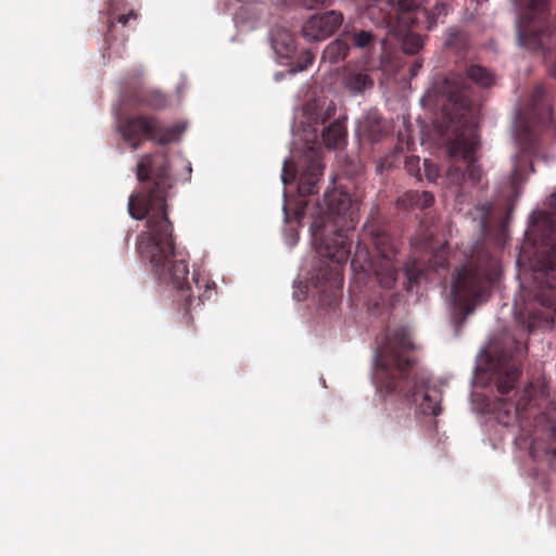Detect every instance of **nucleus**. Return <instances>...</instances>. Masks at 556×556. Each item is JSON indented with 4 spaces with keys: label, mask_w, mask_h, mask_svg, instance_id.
<instances>
[{
    "label": "nucleus",
    "mask_w": 556,
    "mask_h": 556,
    "mask_svg": "<svg viewBox=\"0 0 556 556\" xmlns=\"http://www.w3.org/2000/svg\"><path fill=\"white\" fill-rule=\"evenodd\" d=\"M450 11V4L444 1L437 2L431 10H424L422 13L428 21L427 28L431 29L437 26L438 23H443Z\"/></svg>",
    "instance_id": "25"
},
{
    "label": "nucleus",
    "mask_w": 556,
    "mask_h": 556,
    "mask_svg": "<svg viewBox=\"0 0 556 556\" xmlns=\"http://www.w3.org/2000/svg\"><path fill=\"white\" fill-rule=\"evenodd\" d=\"M421 66H422V63L420 61H418V60L414 61V63L412 64L410 70H409L410 77L417 76Z\"/></svg>",
    "instance_id": "33"
},
{
    "label": "nucleus",
    "mask_w": 556,
    "mask_h": 556,
    "mask_svg": "<svg viewBox=\"0 0 556 556\" xmlns=\"http://www.w3.org/2000/svg\"><path fill=\"white\" fill-rule=\"evenodd\" d=\"M387 301H388V295L382 293V292L379 293V295L377 298L376 296H370L368 299V301H367L368 311L372 315H380L381 312H382V308L387 304Z\"/></svg>",
    "instance_id": "28"
},
{
    "label": "nucleus",
    "mask_w": 556,
    "mask_h": 556,
    "mask_svg": "<svg viewBox=\"0 0 556 556\" xmlns=\"http://www.w3.org/2000/svg\"><path fill=\"white\" fill-rule=\"evenodd\" d=\"M447 266V250L444 245L431 252L427 262L418 258L408 261L403 267L407 280L406 290L410 291L413 285L419 283L421 280H430L431 273L439 274L441 270H446Z\"/></svg>",
    "instance_id": "12"
},
{
    "label": "nucleus",
    "mask_w": 556,
    "mask_h": 556,
    "mask_svg": "<svg viewBox=\"0 0 556 556\" xmlns=\"http://www.w3.org/2000/svg\"><path fill=\"white\" fill-rule=\"evenodd\" d=\"M271 42L274 49L280 56H289L295 50V39L287 31L275 35Z\"/></svg>",
    "instance_id": "24"
},
{
    "label": "nucleus",
    "mask_w": 556,
    "mask_h": 556,
    "mask_svg": "<svg viewBox=\"0 0 556 556\" xmlns=\"http://www.w3.org/2000/svg\"><path fill=\"white\" fill-rule=\"evenodd\" d=\"M399 241L388 227L377 218H370L363 227L361 239L351 261L352 269L359 276L369 277L379 288H394L401 262L397 258Z\"/></svg>",
    "instance_id": "7"
},
{
    "label": "nucleus",
    "mask_w": 556,
    "mask_h": 556,
    "mask_svg": "<svg viewBox=\"0 0 556 556\" xmlns=\"http://www.w3.org/2000/svg\"><path fill=\"white\" fill-rule=\"evenodd\" d=\"M422 38L417 34L407 33L403 36L402 50L406 54H416L422 48Z\"/></svg>",
    "instance_id": "26"
},
{
    "label": "nucleus",
    "mask_w": 556,
    "mask_h": 556,
    "mask_svg": "<svg viewBox=\"0 0 556 556\" xmlns=\"http://www.w3.org/2000/svg\"><path fill=\"white\" fill-rule=\"evenodd\" d=\"M405 168L412 175L419 173V157L418 156H408L405 160Z\"/></svg>",
    "instance_id": "32"
},
{
    "label": "nucleus",
    "mask_w": 556,
    "mask_h": 556,
    "mask_svg": "<svg viewBox=\"0 0 556 556\" xmlns=\"http://www.w3.org/2000/svg\"><path fill=\"white\" fill-rule=\"evenodd\" d=\"M357 135L370 142H379L388 135V126L380 113L370 110L357 124Z\"/></svg>",
    "instance_id": "16"
},
{
    "label": "nucleus",
    "mask_w": 556,
    "mask_h": 556,
    "mask_svg": "<svg viewBox=\"0 0 556 556\" xmlns=\"http://www.w3.org/2000/svg\"><path fill=\"white\" fill-rule=\"evenodd\" d=\"M108 33L110 34L112 31V28L115 26L116 23L122 24L125 26L130 18L136 20L137 13L134 10H130L128 13H124L119 9V0H110L109 7H108Z\"/></svg>",
    "instance_id": "20"
},
{
    "label": "nucleus",
    "mask_w": 556,
    "mask_h": 556,
    "mask_svg": "<svg viewBox=\"0 0 556 556\" xmlns=\"http://www.w3.org/2000/svg\"><path fill=\"white\" fill-rule=\"evenodd\" d=\"M444 45L457 53L464 52L468 46V36L464 30L452 27L446 34Z\"/></svg>",
    "instance_id": "23"
},
{
    "label": "nucleus",
    "mask_w": 556,
    "mask_h": 556,
    "mask_svg": "<svg viewBox=\"0 0 556 556\" xmlns=\"http://www.w3.org/2000/svg\"><path fill=\"white\" fill-rule=\"evenodd\" d=\"M141 190L128 199V213L137 220L147 218V230L137 237L136 249L142 260L149 261L157 279L170 283L180 293L186 309L193 303L188 282L187 261L177 258L173 224L168 219L167 199L174 186L166 152L142 155L136 166Z\"/></svg>",
    "instance_id": "1"
},
{
    "label": "nucleus",
    "mask_w": 556,
    "mask_h": 556,
    "mask_svg": "<svg viewBox=\"0 0 556 556\" xmlns=\"http://www.w3.org/2000/svg\"><path fill=\"white\" fill-rule=\"evenodd\" d=\"M192 280L194 282L195 289L198 290V301L199 304L203 303L204 300L211 298V287L206 279L200 278L197 273H193Z\"/></svg>",
    "instance_id": "27"
},
{
    "label": "nucleus",
    "mask_w": 556,
    "mask_h": 556,
    "mask_svg": "<svg viewBox=\"0 0 556 556\" xmlns=\"http://www.w3.org/2000/svg\"><path fill=\"white\" fill-rule=\"evenodd\" d=\"M296 177V169L293 166V163L290 161H285L281 179L285 185L291 184Z\"/></svg>",
    "instance_id": "31"
},
{
    "label": "nucleus",
    "mask_w": 556,
    "mask_h": 556,
    "mask_svg": "<svg viewBox=\"0 0 556 556\" xmlns=\"http://www.w3.org/2000/svg\"><path fill=\"white\" fill-rule=\"evenodd\" d=\"M415 345L404 327L387 329L377 339L374 379L380 392L396 395L405 401L417 403L424 415L439 416L442 412L441 392L429 386V375L416 368L413 356Z\"/></svg>",
    "instance_id": "4"
},
{
    "label": "nucleus",
    "mask_w": 556,
    "mask_h": 556,
    "mask_svg": "<svg viewBox=\"0 0 556 556\" xmlns=\"http://www.w3.org/2000/svg\"><path fill=\"white\" fill-rule=\"evenodd\" d=\"M343 15L339 11H328L313 15L302 27L303 37L311 41L324 40L342 24Z\"/></svg>",
    "instance_id": "14"
},
{
    "label": "nucleus",
    "mask_w": 556,
    "mask_h": 556,
    "mask_svg": "<svg viewBox=\"0 0 556 556\" xmlns=\"http://www.w3.org/2000/svg\"><path fill=\"white\" fill-rule=\"evenodd\" d=\"M547 211L531 216L526 231L532 245L530 270L520 273V294L516 319L528 332L554 324L556 318V193L546 200Z\"/></svg>",
    "instance_id": "3"
},
{
    "label": "nucleus",
    "mask_w": 556,
    "mask_h": 556,
    "mask_svg": "<svg viewBox=\"0 0 556 556\" xmlns=\"http://www.w3.org/2000/svg\"><path fill=\"white\" fill-rule=\"evenodd\" d=\"M125 100L134 108L162 110L167 105V98L159 90L143 87L135 88L125 93Z\"/></svg>",
    "instance_id": "17"
},
{
    "label": "nucleus",
    "mask_w": 556,
    "mask_h": 556,
    "mask_svg": "<svg viewBox=\"0 0 556 556\" xmlns=\"http://www.w3.org/2000/svg\"><path fill=\"white\" fill-rule=\"evenodd\" d=\"M500 260L485 248H477L470 257L455 268L451 278L450 305L452 320L460 328L476 307L489 300L500 280Z\"/></svg>",
    "instance_id": "5"
},
{
    "label": "nucleus",
    "mask_w": 556,
    "mask_h": 556,
    "mask_svg": "<svg viewBox=\"0 0 556 556\" xmlns=\"http://www.w3.org/2000/svg\"><path fill=\"white\" fill-rule=\"evenodd\" d=\"M519 176V169L518 167H515L511 173V182L515 184Z\"/></svg>",
    "instance_id": "34"
},
{
    "label": "nucleus",
    "mask_w": 556,
    "mask_h": 556,
    "mask_svg": "<svg viewBox=\"0 0 556 556\" xmlns=\"http://www.w3.org/2000/svg\"><path fill=\"white\" fill-rule=\"evenodd\" d=\"M350 51V45L343 39H336L330 42L323 52V60L330 63L343 61Z\"/></svg>",
    "instance_id": "21"
},
{
    "label": "nucleus",
    "mask_w": 556,
    "mask_h": 556,
    "mask_svg": "<svg viewBox=\"0 0 556 556\" xmlns=\"http://www.w3.org/2000/svg\"><path fill=\"white\" fill-rule=\"evenodd\" d=\"M116 128L134 150L139 149L144 140H154L159 144L174 142L185 130L180 124L163 126L155 115L150 114L118 115Z\"/></svg>",
    "instance_id": "11"
},
{
    "label": "nucleus",
    "mask_w": 556,
    "mask_h": 556,
    "mask_svg": "<svg viewBox=\"0 0 556 556\" xmlns=\"http://www.w3.org/2000/svg\"><path fill=\"white\" fill-rule=\"evenodd\" d=\"M556 125L549 99L543 86H536L517 110V142L522 152L534 154L539 149V128Z\"/></svg>",
    "instance_id": "10"
},
{
    "label": "nucleus",
    "mask_w": 556,
    "mask_h": 556,
    "mask_svg": "<svg viewBox=\"0 0 556 556\" xmlns=\"http://www.w3.org/2000/svg\"><path fill=\"white\" fill-rule=\"evenodd\" d=\"M349 40L353 47L369 51L375 47L377 38L369 30L354 29L349 34Z\"/></svg>",
    "instance_id": "22"
},
{
    "label": "nucleus",
    "mask_w": 556,
    "mask_h": 556,
    "mask_svg": "<svg viewBox=\"0 0 556 556\" xmlns=\"http://www.w3.org/2000/svg\"><path fill=\"white\" fill-rule=\"evenodd\" d=\"M314 59H315L314 53H312V52H311V51H308V50L303 51V52L299 55V59H298V61H296V64L294 65V68L292 70V72H302V71H305L309 65H312V64H313Z\"/></svg>",
    "instance_id": "29"
},
{
    "label": "nucleus",
    "mask_w": 556,
    "mask_h": 556,
    "mask_svg": "<svg viewBox=\"0 0 556 556\" xmlns=\"http://www.w3.org/2000/svg\"><path fill=\"white\" fill-rule=\"evenodd\" d=\"M424 172L426 178L431 182H435L440 177L439 167L432 161L427 159L424 161Z\"/></svg>",
    "instance_id": "30"
},
{
    "label": "nucleus",
    "mask_w": 556,
    "mask_h": 556,
    "mask_svg": "<svg viewBox=\"0 0 556 556\" xmlns=\"http://www.w3.org/2000/svg\"><path fill=\"white\" fill-rule=\"evenodd\" d=\"M311 232L315 250L320 257L315 287L320 293V302L331 305L337 301L343 286L341 266L350 256V242L342 229L334 230L323 219H315L312 223Z\"/></svg>",
    "instance_id": "9"
},
{
    "label": "nucleus",
    "mask_w": 556,
    "mask_h": 556,
    "mask_svg": "<svg viewBox=\"0 0 556 556\" xmlns=\"http://www.w3.org/2000/svg\"><path fill=\"white\" fill-rule=\"evenodd\" d=\"M341 85L352 96H362L374 88L368 70L359 65H346L341 73Z\"/></svg>",
    "instance_id": "15"
},
{
    "label": "nucleus",
    "mask_w": 556,
    "mask_h": 556,
    "mask_svg": "<svg viewBox=\"0 0 556 556\" xmlns=\"http://www.w3.org/2000/svg\"><path fill=\"white\" fill-rule=\"evenodd\" d=\"M383 3L390 10L379 8L381 17L377 20V23L387 26L401 24L402 28L414 26L420 0H386Z\"/></svg>",
    "instance_id": "13"
},
{
    "label": "nucleus",
    "mask_w": 556,
    "mask_h": 556,
    "mask_svg": "<svg viewBox=\"0 0 556 556\" xmlns=\"http://www.w3.org/2000/svg\"><path fill=\"white\" fill-rule=\"evenodd\" d=\"M434 202V197L429 191L409 190L397 199V205L401 208H419L430 207Z\"/></svg>",
    "instance_id": "19"
},
{
    "label": "nucleus",
    "mask_w": 556,
    "mask_h": 556,
    "mask_svg": "<svg viewBox=\"0 0 556 556\" xmlns=\"http://www.w3.org/2000/svg\"><path fill=\"white\" fill-rule=\"evenodd\" d=\"M494 74L478 64L465 65L464 70L448 74L438 86L443 98L442 119L438 125L450 165L444 175V185L455 190H466L478 185L482 169L478 165L480 148L478 134L479 104L473 85L490 88Z\"/></svg>",
    "instance_id": "2"
},
{
    "label": "nucleus",
    "mask_w": 556,
    "mask_h": 556,
    "mask_svg": "<svg viewBox=\"0 0 556 556\" xmlns=\"http://www.w3.org/2000/svg\"><path fill=\"white\" fill-rule=\"evenodd\" d=\"M328 212L333 216H351L354 203L351 195L342 190L333 189L325 193Z\"/></svg>",
    "instance_id": "18"
},
{
    "label": "nucleus",
    "mask_w": 556,
    "mask_h": 556,
    "mask_svg": "<svg viewBox=\"0 0 556 556\" xmlns=\"http://www.w3.org/2000/svg\"><path fill=\"white\" fill-rule=\"evenodd\" d=\"M337 112L333 102L314 101L305 109L303 139L307 143L308 153L305 155V165L300 174L298 191L300 195L306 197L316 194L319 190V182L324 174L321 163L320 142L327 148L334 149L345 139L346 130L340 119H334L324 127L319 134L318 126L325 125Z\"/></svg>",
    "instance_id": "6"
},
{
    "label": "nucleus",
    "mask_w": 556,
    "mask_h": 556,
    "mask_svg": "<svg viewBox=\"0 0 556 556\" xmlns=\"http://www.w3.org/2000/svg\"><path fill=\"white\" fill-rule=\"evenodd\" d=\"M515 351H496L489 357L488 369L496 376V389L501 397L494 405L498 422L508 426L514 419L528 418L527 412L534 402L535 388L529 383L522 391H516L514 397L508 394L515 390L521 375L520 355L527 351V345L517 341Z\"/></svg>",
    "instance_id": "8"
}]
</instances>
